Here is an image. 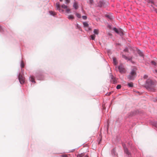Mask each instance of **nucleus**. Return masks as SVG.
<instances>
[{
    "instance_id": "1",
    "label": "nucleus",
    "mask_w": 157,
    "mask_h": 157,
    "mask_svg": "<svg viewBox=\"0 0 157 157\" xmlns=\"http://www.w3.org/2000/svg\"><path fill=\"white\" fill-rule=\"evenodd\" d=\"M156 85L155 80L148 79L146 81L145 87L149 91L154 92L155 90L154 88Z\"/></svg>"
},
{
    "instance_id": "2",
    "label": "nucleus",
    "mask_w": 157,
    "mask_h": 157,
    "mask_svg": "<svg viewBox=\"0 0 157 157\" xmlns=\"http://www.w3.org/2000/svg\"><path fill=\"white\" fill-rule=\"evenodd\" d=\"M35 78L39 80H44V76L43 73L40 71H37L36 72L34 76H30L29 80L31 82L35 83Z\"/></svg>"
},
{
    "instance_id": "3",
    "label": "nucleus",
    "mask_w": 157,
    "mask_h": 157,
    "mask_svg": "<svg viewBox=\"0 0 157 157\" xmlns=\"http://www.w3.org/2000/svg\"><path fill=\"white\" fill-rule=\"evenodd\" d=\"M136 67H134L131 70L129 75L127 76V78L129 80L133 81L134 80L136 75Z\"/></svg>"
},
{
    "instance_id": "4",
    "label": "nucleus",
    "mask_w": 157,
    "mask_h": 157,
    "mask_svg": "<svg viewBox=\"0 0 157 157\" xmlns=\"http://www.w3.org/2000/svg\"><path fill=\"white\" fill-rule=\"evenodd\" d=\"M113 30L117 34L121 36L124 35V31L123 29L121 28H117L115 27L113 28Z\"/></svg>"
},
{
    "instance_id": "5",
    "label": "nucleus",
    "mask_w": 157,
    "mask_h": 157,
    "mask_svg": "<svg viewBox=\"0 0 157 157\" xmlns=\"http://www.w3.org/2000/svg\"><path fill=\"white\" fill-rule=\"evenodd\" d=\"M139 113V111L138 110H134L133 111H132L130 113H129L127 114V116H126L125 117V119H126L127 118H131L135 116L136 115L138 114Z\"/></svg>"
},
{
    "instance_id": "6",
    "label": "nucleus",
    "mask_w": 157,
    "mask_h": 157,
    "mask_svg": "<svg viewBox=\"0 0 157 157\" xmlns=\"http://www.w3.org/2000/svg\"><path fill=\"white\" fill-rule=\"evenodd\" d=\"M56 6L57 8V9L60 12H63L64 11V10L61 9V6L59 4V2H57L56 3ZM61 7L63 9H66L67 8V6L64 5V4H62L61 6Z\"/></svg>"
},
{
    "instance_id": "7",
    "label": "nucleus",
    "mask_w": 157,
    "mask_h": 157,
    "mask_svg": "<svg viewBox=\"0 0 157 157\" xmlns=\"http://www.w3.org/2000/svg\"><path fill=\"white\" fill-rule=\"evenodd\" d=\"M17 75L20 83L21 84H24L25 82V78L20 73Z\"/></svg>"
},
{
    "instance_id": "8",
    "label": "nucleus",
    "mask_w": 157,
    "mask_h": 157,
    "mask_svg": "<svg viewBox=\"0 0 157 157\" xmlns=\"http://www.w3.org/2000/svg\"><path fill=\"white\" fill-rule=\"evenodd\" d=\"M119 72L121 73H125L126 72L125 69L123 65L120 64L118 67Z\"/></svg>"
},
{
    "instance_id": "9",
    "label": "nucleus",
    "mask_w": 157,
    "mask_h": 157,
    "mask_svg": "<svg viewBox=\"0 0 157 157\" xmlns=\"http://www.w3.org/2000/svg\"><path fill=\"white\" fill-rule=\"evenodd\" d=\"M98 4V7H104L107 5L106 2L104 0H100Z\"/></svg>"
},
{
    "instance_id": "10",
    "label": "nucleus",
    "mask_w": 157,
    "mask_h": 157,
    "mask_svg": "<svg viewBox=\"0 0 157 157\" xmlns=\"http://www.w3.org/2000/svg\"><path fill=\"white\" fill-rule=\"evenodd\" d=\"M111 154L113 157H118V155L115 147L113 148L111 150Z\"/></svg>"
},
{
    "instance_id": "11",
    "label": "nucleus",
    "mask_w": 157,
    "mask_h": 157,
    "mask_svg": "<svg viewBox=\"0 0 157 157\" xmlns=\"http://www.w3.org/2000/svg\"><path fill=\"white\" fill-rule=\"evenodd\" d=\"M124 147V153H125L128 157H131V155L130 152L128 151V148L125 147Z\"/></svg>"
},
{
    "instance_id": "12",
    "label": "nucleus",
    "mask_w": 157,
    "mask_h": 157,
    "mask_svg": "<svg viewBox=\"0 0 157 157\" xmlns=\"http://www.w3.org/2000/svg\"><path fill=\"white\" fill-rule=\"evenodd\" d=\"M73 7L75 10H77L78 9V3L77 2H74L73 4Z\"/></svg>"
},
{
    "instance_id": "13",
    "label": "nucleus",
    "mask_w": 157,
    "mask_h": 157,
    "mask_svg": "<svg viewBox=\"0 0 157 157\" xmlns=\"http://www.w3.org/2000/svg\"><path fill=\"white\" fill-rule=\"evenodd\" d=\"M137 52L139 55L141 57H144V55L143 52L140 50L138 49L137 50Z\"/></svg>"
},
{
    "instance_id": "14",
    "label": "nucleus",
    "mask_w": 157,
    "mask_h": 157,
    "mask_svg": "<svg viewBox=\"0 0 157 157\" xmlns=\"http://www.w3.org/2000/svg\"><path fill=\"white\" fill-rule=\"evenodd\" d=\"M151 124L153 126L155 127L157 129V121H152L151 122Z\"/></svg>"
},
{
    "instance_id": "15",
    "label": "nucleus",
    "mask_w": 157,
    "mask_h": 157,
    "mask_svg": "<svg viewBox=\"0 0 157 157\" xmlns=\"http://www.w3.org/2000/svg\"><path fill=\"white\" fill-rule=\"evenodd\" d=\"M113 63L114 65H117V64H118V62L117 61V59L116 57H113Z\"/></svg>"
},
{
    "instance_id": "16",
    "label": "nucleus",
    "mask_w": 157,
    "mask_h": 157,
    "mask_svg": "<svg viewBox=\"0 0 157 157\" xmlns=\"http://www.w3.org/2000/svg\"><path fill=\"white\" fill-rule=\"evenodd\" d=\"M67 18L69 20H73L74 19V17L72 15H69L68 16Z\"/></svg>"
},
{
    "instance_id": "17",
    "label": "nucleus",
    "mask_w": 157,
    "mask_h": 157,
    "mask_svg": "<svg viewBox=\"0 0 157 157\" xmlns=\"http://www.w3.org/2000/svg\"><path fill=\"white\" fill-rule=\"evenodd\" d=\"M127 86L129 87H132L133 86V84L132 82H128Z\"/></svg>"
},
{
    "instance_id": "18",
    "label": "nucleus",
    "mask_w": 157,
    "mask_h": 157,
    "mask_svg": "<svg viewBox=\"0 0 157 157\" xmlns=\"http://www.w3.org/2000/svg\"><path fill=\"white\" fill-rule=\"evenodd\" d=\"M49 12L50 15L53 16L55 17V15H56V13L52 11H49Z\"/></svg>"
},
{
    "instance_id": "19",
    "label": "nucleus",
    "mask_w": 157,
    "mask_h": 157,
    "mask_svg": "<svg viewBox=\"0 0 157 157\" xmlns=\"http://www.w3.org/2000/svg\"><path fill=\"white\" fill-rule=\"evenodd\" d=\"M20 66L21 69L22 70V68L24 67L25 66V64L21 60V62Z\"/></svg>"
},
{
    "instance_id": "20",
    "label": "nucleus",
    "mask_w": 157,
    "mask_h": 157,
    "mask_svg": "<svg viewBox=\"0 0 157 157\" xmlns=\"http://www.w3.org/2000/svg\"><path fill=\"white\" fill-rule=\"evenodd\" d=\"M83 24L84 27H88L89 26V24L86 22H83Z\"/></svg>"
},
{
    "instance_id": "21",
    "label": "nucleus",
    "mask_w": 157,
    "mask_h": 157,
    "mask_svg": "<svg viewBox=\"0 0 157 157\" xmlns=\"http://www.w3.org/2000/svg\"><path fill=\"white\" fill-rule=\"evenodd\" d=\"M106 17L108 18L109 19L112 20L113 19V17L110 16L109 15L107 14L105 15Z\"/></svg>"
},
{
    "instance_id": "22",
    "label": "nucleus",
    "mask_w": 157,
    "mask_h": 157,
    "mask_svg": "<svg viewBox=\"0 0 157 157\" xmlns=\"http://www.w3.org/2000/svg\"><path fill=\"white\" fill-rule=\"evenodd\" d=\"M90 39L92 40H94L95 38V36L94 35H92L90 36Z\"/></svg>"
},
{
    "instance_id": "23",
    "label": "nucleus",
    "mask_w": 157,
    "mask_h": 157,
    "mask_svg": "<svg viewBox=\"0 0 157 157\" xmlns=\"http://www.w3.org/2000/svg\"><path fill=\"white\" fill-rule=\"evenodd\" d=\"M84 153H81L80 154H78L77 155V157H82L83 156H84Z\"/></svg>"
},
{
    "instance_id": "24",
    "label": "nucleus",
    "mask_w": 157,
    "mask_h": 157,
    "mask_svg": "<svg viewBox=\"0 0 157 157\" xmlns=\"http://www.w3.org/2000/svg\"><path fill=\"white\" fill-rule=\"evenodd\" d=\"M87 27V28L85 29V30L86 31H90L91 30L92 28L91 27H89V26H88V27Z\"/></svg>"
},
{
    "instance_id": "25",
    "label": "nucleus",
    "mask_w": 157,
    "mask_h": 157,
    "mask_svg": "<svg viewBox=\"0 0 157 157\" xmlns=\"http://www.w3.org/2000/svg\"><path fill=\"white\" fill-rule=\"evenodd\" d=\"M94 33L95 34L97 35L98 34V30L97 29H94Z\"/></svg>"
},
{
    "instance_id": "26",
    "label": "nucleus",
    "mask_w": 157,
    "mask_h": 157,
    "mask_svg": "<svg viewBox=\"0 0 157 157\" xmlns=\"http://www.w3.org/2000/svg\"><path fill=\"white\" fill-rule=\"evenodd\" d=\"M75 14L76 15V17L78 18H80L81 17V15L80 14L75 12Z\"/></svg>"
},
{
    "instance_id": "27",
    "label": "nucleus",
    "mask_w": 157,
    "mask_h": 157,
    "mask_svg": "<svg viewBox=\"0 0 157 157\" xmlns=\"http://www.w3.org/2000/svg\"><path fill=\"white\" fill-rule=\"evenodd\" d=\"M4 30L2 27L0 25V33L2 34H4Z\"/></svg>"
},
{
    "instance_id": "28",
    "label": "nucleus",
    "mask_w": 157,
    "mask_h": 157,
    "mask_svg": "<svg viewBox=\"0 0 157 157\" xmlns=\"http://www.w3.org/2000/svg\"><path fill=\"white\" fill-rule=\"evenodd\" d=\"M89 4L90 6H92L93 5L94 2V0H89Z\"/></svg>"
},
{
    "instance_id": "29",
    "label": "nucleus",
    "mask_w": 157,
    "mask_h": 157,
    "mask_svg": "<svg viewBox=\"0 0 157 157\" xmlns=\"http://www.w3.org/2000/svg\"><path fill=\"white\" fill-rule=\"evenodd\" d=\"M112 80L114 84H115L117 82V81L115 78L112 79Z\"/></svg>"
},
{
    "instance_id": "30",
    "label": "nucleus",
    "mask_w": 157,
    "mask_h": 157,
    "mask_svg": "<svg viewBox=\"0 0 157 157\" xmlns=\"http://www.w3.org/2000/svg\"><path fill=\"white\" fill-rule=\"evenodd\" d=\"M132 57H130V58L128 57V59H127V60L130 61L132 63H133V62L132 60Z\"/></svg>"
},
{
    "instance_id": "31",
    "label": "nucleus",
    "mask_w": 157,
    "mask_h": 157,
    "mask_svg": "<svg viewBox=\"0 0 157 157\" xmlns=\"http://www.w3.org/2000/svg\"><path fill=\"white\" fill-rule=\"evenodd\" d=\"M123 51L125 52H128V47H126L124 49Z\"/></svg>"
},
{
    "instance_id": "32",
    "label": "nucleus",
    "mask_w": 157,
    "mask_h": 157,
    "mask_svg": "<svg viewBox=\"0 0 157 157\" xmlns=\"http://www.w3.org/2000/svg\"><path fill=\"white\" fill-rule=\"evenodd\" d=\"M122 57L123 58H124V59L126 60H127L128 59V57H127L125 55L123 54L122 55Z\"/></svg>"
},
{
    "instance_id": "33",
    "label": "nucleus",
    "mask_w": 157,
    "mask_h": 157,
    "mask_svg": "<svg viewBox=\"0 0 157 157\" xmlns=\"http://www.w3.org/2000/svg\"><path fill=\"white\" fill-rule=\"evenodd\" d=\"M121 88V85L119 84L117 85L116 86V89L117 90L120 89Z\"/></svg>"
},
{
    "instance_id": "34",
    "label": "nucleus",
    "mask_w": 157,
    "mask_h": 157,
    "mask_svg": "<svg viewBox=\"0 0 157 157\" xmlns=\"http://www.w3.org/2000/svg\"><path fill=\"white\" fill-rule=\"evenodd\" d=\"M151 64L152 65H155V66L156 65V63L155 62V61H151Z\"/></svg>"
},
{
    "instance_id": "35",
    "label": "nucleus",
    "mask_w": 157,
    "mask_h": 157,
    "mask_svg": "<svg viewBox=\"0 0 157 157\" xmlns=\"http://www.w3.org/2000/svg\"><path fill=\"white\" fill-rule=\"evenodd\" d=\"M66 12L67 13H71V12L70 11V10L69 9H67L66 10Z\"/></svg>"
},
{
    "instance_id": "36",
    "label": "nucleus",
    "mask_w": 157,
    "mask_h": 157,
    "mask_svg": "<svg viewBox=\"0 0 157 157\" xmlns=\"http://www.w3.org/2000/svg\"><path fill=\"white\" fill-rule=\"evenodd\" d=\"M76 28L78 29H80V25L78 24H77L76 25Z\"/></svg>"
},
{
    "instance_id": "37",
    "label": "nucleus",
    "mask_w": 157,
    "mask_h": 157,
    "mask_svg": "<svg viewBox=\"0 0 157 157\" xmlns=\"http://www.w3.org/2000/svg\"><path fill=\"white\" fill-rule=\"evenodd\" d=\"M82 17L83 18V19L85 20H86L87 18V16H82Z\"/></svg>"
},
{
    "instance_id": "38",
    "label": "nucleus",
    "mask_w": 157,
    "mask_h": 157,
    "mask_svg": "<svg viewBox=\"0 0 157 157\" xmlns=\"http://www.w3.org/2000/svg\"><path fill=\"white\" fill-rule=\"evenodd\" d=\"M61 157H68L67 155L66 154L62 155L60 156Z\"/></svg>"
},
{
    "instance_id": "39",
    "label": "nucleus",
    "mask_w": 157,
    "mask_h": 157,
    "mask_svg": "<svg viewBox=\"0 0 157 157\" xmlns=\"http://www.w3.org/2000/svg\"><path fill=\"white\" fill-rule=\"evenodd\" d=\"M116 123H119V124L118 125H119V119L118 118L117 119L116 121Z\"/></svg>"
},
{
    "instance_id": "40",
    "label": "nucleus",
    "mask_w": 157,
    "mask_h": 157,
    "mask_svg": "<svg viewBox=\"0 0 157 157\" xmlns=\"http://www.w3.org/2000/svg\"><path fill=\"white\" fill-rule=\"evenodd\" d=\"M144 79H147L148 78L147 75H145L144 76Z\"/></svg>"
},
{
    "instance_id": "41",
    "label": "nucleus",
    "mask_w": 157,
    "mask_h": 157,
    "mask_svg": "<svg viewBox=\"0 0 157 157\" xmlns=\"http://www.w3.org/2000/svg\"><path fill=\"white\" fill-rule=\"evenodd\" d=\"M110 78L112 80L113 79L114 77H113V75H111L110 76Z\"/></svg>"
},
{
    "instance_id": "42",
    "label": "nucleus",
    "mask_w": 157,
    "mask_h": 157,
    "mask_svg": "<svg viewBox=\"0 0 157 157\" xmlns=\"http://www.w3.org/2000/svg\"><path fill=\"white\" fill-rule=\"evenodd\" d=\"M153 101L155 102H157V97L155 98L154 99Z\"/></svg>"
},
{
    "instance_id": "43",
    "label": "nucleus",
    "mask_w": 157,
    "mask_h": 157,
    "mask_svg": "<svg viewBox=\"0 0 157 157\" xmlns=\"http://www.w3.org/2000/svg\"><path fill=\"white\" fill-rule=\"evenodd\" d=\"M66 1V4H67L69 2H70V0H65Z\"/></svg>"
},
{
    "instance_id": "44",
    "label": "nucleus",
    "mask_w": 157,
    "mask_h": 157,
    "mask_svg": "<svg viewBox=\"0 0 157 157\" xmlns=\"http://www.w3.org/2000/svg\"><path fill=\"white\" fill-rule=\"evenodd\" d=\"M112 92H109V93H107L106 94H107L109 96L112 93Z\"/></svg>"
},
{
    "instance_id": "45",
    "label": "nucleus",
    "mask_w": 157,
    "mask_h": 157,
    "mask_svg": "<svg viewBox=\"0 0 157 157\" xmlns=\"http://www.w3.org/2000/svg\"><path fill=\"white\" fill-rule=\"evenodd\" d=\"M75 150V149H73L71 151H70V152H73V151H74Z\"/></svg>"
},
{
    "instance_id": "46",
    "label": "nucleus",
    "mask_w": 157,
    "mask_h": 157,
    "mask_svg": "<svg viewBox=\"0 0 157 157\" xmlns=\"http://www.w3.org/2000/svg\"><path fill=\"white\" fill-rule=\"evenodd\" d=\"M149 3L151 2V3H152V4L153 3V2L150 1V0L149 1Z\"/></svg>"
},
{
    "instance_id": "47",
    "label": "nucleus",
    "mask_w": 157,
    "mask_h": 157,
    "mask_svg": "<svg viewBox=\"0 0 157 157\" xmlns=\"http://www.w3.org/2000/svg\"><path fill=\"white\" fill-rule=\"evenodd\" d=\"M108 35L109 36H111L112 35V34L110 33H108Z\"/></svg>"
},
{
    "instance_id": "48",
    "label": "nucleus",
    "mask_w": 157,
    "mask_h": 157,
    "mask_svg": "<svg viewBox=\"0 0 157 157\" xmlns=\"http://www.w3.org/2000/svg\"><path fill=\"white\" fill-rule=\"evenodd\" d=\"M99 140V141L98 142V144H100V142H101V139H100Z\"/></svg>"
},
{
    "instance_id": "49",
    "label": "nucleus",
    "mask_w": 157,
    "mask_h": 157,
    "mask_svg": "<svg viewBox=\"0 0 157 157\" xmlns=\"http://www.w3.org/2000/svg\"><path fill=\"white\" fill-rule=\"evenodd\" d=\"M155 72H156V73H157V69L155 70Z\"/></svg>"
},
{
    "instance_id": "50",
    "label": "nucleus",
    "mask_w": 157,
    "mask_h": 157,
    "mask_svg": "<svg viewBox=\"0 0 157 157\" xmlns=\"http://www.w3.org/2000/svg\"><path fill=\"white\" fill-rule=\"evenodd\" d=\"M117 45H121V44H120V43H118L117 44Z\"/></svg>"
},
{
    "instance_id": "51",
    "label": "nucleus",
    "mask_w": 157,
    "mask_h": 157,
    "mask_svg": "<svg viewBox=\"0 0 157 157\" xmlns=\"http://www.w3.org/2000/svg\"><path fill=\"white\" fill-rule=\"evenodd\" d=\"M84 157H89L87 155H85Z\"/></svg>"
},
{
    "instance_id": "52",
    "label": "nucleus",
    "mask_w": 157,
    "mask_h": 157,
    "mask_svg": "<svg viewBox=\"0 0 157 157\" xmlns=\"http://www.w3.org/2000/svg\"><path fill=\"white\" fill-rule=\"evenodd\" d=\"M63 0H59L60 2H62Z\"/></svg>"
},
{
    "instance_id": "53",
    "label": "nucleus",
    "mask_w": 157,
    "mask_h": 157,
    "mask_svg": "<svg viewBox=\"0 0 157 157\" xmlns=\"http://www.w3.org/2000/svg\"><path fill=\"white\" fill-rule=\"evenodd\" d=\"M109 27L110 28V27H111V26H110V25H109Z\"/></svg>"
},
{
    "instance_id": "54",
    "label": "nucleus",
    "mask_w": 157,
    "mask_h": 157,
    "mask_svg": "<svg viewBox=\"0 0 157 157\" xmlns=\"http://www.w3.org/2000/svg\"><path fill=\"white\" fill-rule=\"evenodd\" d=\"M128 144H129V145H130V144H131L130 143H128Z\"/></svg>"
},
{
    "instance_id": "55",
    "label": "nucleus",
    "mask_w": 157,
    "mask_h": 157,
    "mask_svg": "<svg viewBox=\"0 0 157 157\" xmlns=\"http://www.w3.org/2000/svg\"><path fill=\"white\" fill-rule=\"evenodd\" d=\"M124 146V147H125V144H124V145H123V146Z\"/></svg>"
},
{
    "instance_id": "56",
    "label": "nucleus",
    "mask_w": 157,
    "mask_h": 157,
    "mask_svg": "<svg viewBox=\"0 0 157 157\" xmlns=\"http://www.w3.org/2000/svg\"><path fill=\"white\" fill-rule=\"evenodd\" d=\"M124 146V147H125V144H124V145H123V146Z\"/></svg>"
},
{
    "instance_id": "57",
    "label": "nucleus",
    "mask_w": 157,
    "mask_h": 157,
    "mask_svg": "<svg viewBox=\"0 0 157 157\" xmlns=\"http://www.w3.org/2000/svg\"><path fill=\"white\" fill-rule=\"evenodd\" d=\"M156 13H157V12H156Z\"/></svg>"
}]
</instances>
